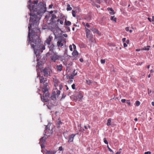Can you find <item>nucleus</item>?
Instances as JSON below:
<instances>
[{
  "mask_svg": "<svg viewBox=\"0 0 154 154\" xmlns=\"http://www.w3.org/2000/svg\"><path fill=\"white\" fill-rule=\"evenodd\" d=\"M32 26H28L29 33L28 34V45L30 44L31 48L34 49L35 53L36 54V47H37L39 48L40 51L41 52H43V50H45V49L44 45H40V40L38 35L35 34V32L34 30H32V32H30V28Z\"/></svg>",
  "mask_w": 154,
  "mask_h": 154,
  "instance_id": "f257e3e1",
  "label": "nucleus"
},
{
  "mask_svg": "<svg viewBox=\"0 0 154 154\" xmlns=\"http://www.w3.org/2000/svg\"><path fill=\"white\" fill-rule=\"evenodd\" d=\"M38 0H34L33 3H30V5L28 6V8L29 9L31 13L29 14V15L30 16V26H34V25H36L37 23V22L39 20V19L38 17L37 16L35 13H32V8L33 7L36 8L37 7V5L38 3Z\"/></svg>",
  "mask_w": 154,
  "mask_h": 154,
  "instance_id": "f03ea898",
  "label": "nucleus"
},
{
  "mask_svg": "<svg viewBox=\"0 0 154 154\" xmlns=\"http://www.w3.org/2000/svg\"><path fill=\"white\" fill-rule=\"evenodd\" d=\"M32 8L33 10L32 13L36 12V14L35 13L37 16V14L41 15L43 14L47 10L45 3L42 2H40L36 8L34 7Z\"/></svg>",
  "mask_w": 154,
  "mask_h": 154,
  "instance_id": "7ed1b4c3",
  "label": "nucleus"
},
{
  "mask_svg": "<svg viewBox=\"0 0 154 154\" xmlns=\"http://www.w3.org/2000/svg\"><path fill=\"white\" fill-rule=\"evenodd\" d=\"M61 55H58L57 52L53 53L51 54L50 56V58L51 61L54 62H56L57 60H59L60 59Z\"/></svg>",
  "mask_w": 154,
  "mask_h": 154,
  "instance_id": "20e7f679",
  "label": "nucleus"
},
{
  "mask_svg": "<svg viewBox=\"0 0 154 154\" xmlns=\"http://www.w3.org/2000/svg\"><path fill=\"white\" fill-rule=\"evenodd\" d=\"M42 72L43 73L44 76L47 77L50 75L52 73V70L50 68L46 67L42 71Z\"/></svg>",
  "mask_w": 154,
  "mask_h": 154,
  "instance_id": "39448f33",
  "label": "nucleus"
},
{
  "mask_svg": "<svg viewBox=\"0 0 154 154\" xmlns=\"http://www.w3.org/2000/svg\"><path fill=\"white\" fill-rule=\"evenodd\" d=\"M69 57L66 54H64L63 56H61V57L60 60L61 61L63 62V64L65 65H66L67 64V62L69 59Z\"/></svg>",
  "mask_w": 154,
  "mask_h": 154,
  "instance_id": "423d86ee",
  "label": "nucleus"
},
{
  "mask_svg": "<svg viewBox=\"0 0 154 154\" xmlns=\"http://www.w3.org/2000/svg\"><path fill=\"white\" fill-rule=\"evenodd\" d=\"M40 95L41 96V98L42 101L45 102H47L48 98L50 96V94L48 92V91L45 93H43V96H42L41 94H40Z\"/></svg>",
  "mask_w": 154,
  "mask_h": 154,
  "instance_id": "0eeeda50",
  "label": "nucleus"
},
{
  "mask_svg": "<svg viewBox=\"0 0 154 154\" xmlns=\"http://www.w3.org/2000/svg\"><path fill=\"white\" fill-rule=\"evenodd\" d=\"M86 37L89 39L91 38L92 37V35L91 33V31L86 27L85 28Z\"/></svg>",
  "mask_w": 154,
  "mask_h": 154,
  "instance_id": "6e6552de",
  "label": "nucleus"
},
{
  "mask_svg": "<svg viewBox=\"0 0 154 154\" xmlns=\"http://www.w3.org/2000/svg\"><path fill=\"white\" fill-rule=\"evenodd\" d=\"M83 97V94L81 92H79L77 95V99L79 101H81Z\"/></svg>",
  "mask_w": 154,
  "mask_h": 154,
  "instance_id": "1a4fd4ad",
  "label": "nucleus"
},
{
  "mask_svg": "<svg viewBox=\"0 0 154 154\" xmlns=\"http://www.w3.org/2000/svg\"><path fill=\"white\" fill-rule=\"evenodd\" d=\"M44 84V86L42 88V91L44 93H45L47 92L48 91V88H47L48 86V83H45Z\"/></svg>",
  "mask_w": 154,
  "mask_h": 154,
  "instance_id": "9d476101",
  "label": "nucleus"
},
{
  "mask_svg": "<svg viewBox=\"0 0 154 154\" xmlns=\"http://www.w3.org/2000/svg\"><path fill=\"white\" fill-rule=\"evenodd\" d=\"M52 39L53 37L51 35H49L48 37L45 40V43H46L48 45H50Z\"/></svg>",
  "mask_w": 154,
  "mask_h": 154,
  "instance_id": "9b49d317",
  "label": "nucleus"
},
{
  "mask_svg": "<svg viewBox=\"0 0 154 154\" xmlns=\"http://www.w3.org/2000/svg\"><path fill=\"white\" fill-rule=\"evenodd\" d=\"M76 134H72L69 136L68 142L70 143L73 141L74 137L75 136Z\"/></svg>",
  "mask_w": 154,
  "mask_h": 154,
  "instance_id": "f8f14e48",
  "label": "nucleus"
},
{
  "mask_svg": "<svg viewBox=\"0 0 154 154\" xmlns=\"http://www.w3.org/2000/svg\"><path fill=\"white\" fill-rule=\"evenodd\" d=\"M63 41L62 40H60L57 42V45L58 47H61L63 46V43H62Z\"/></svg>",
  "mask_w": 154,
  "mask_h": 154,
  "instance_id": "ddd939ff",
  "label": "nucleus"
},
{
  "mask_svg": "<svg viewBox=\"0 0 154 154\" xmlns=\"http://www.w3.org/2000/svg\"><path fill=\"white\" fill-rule=\"evenodd\" d=\"M57 69V71H61L62 70L63 68V66L61 65H55Z\"/></svg>",
  "mask_w": 154,
  "mask_h": 154,
  "instance_id": "4468645a",
  "label": "nucleus"
},
{
  "mask_svg": "<svg viewBox=\"0 0 154 154\" xmlns=\"http://www.w3.org/2000/svg\"><path fill=\"white\" fill-rule=\"evenodd\" d=\"M40 82V83L44 84L45 81H46V79L43 76H40L39 77Z\"/></svg>",
  "mask_w": 154,
  "mask_h": 154,
  "instance_id": "2eb2a0df",
  "label": "nucleus"
},
{
  "mask_svg": "<svg viewBox=\"0 0 154 154\" xmlns=\"http://www.w3.org/2000/svg\"><path fill=\"white\" fill-rule=\"evenodd\" d=\"M46 129L45 130V134L47 136H49L50 135H49L48 134H51L52 131L51 130H50V129H48L47 128V127H46Z\"/></svg>",
  "mask_w": 154,
  "mask_h": 154,
  "instance_id": "dca6fc26",
  "label": "nucleus"
},
{
  "mask_svg": "<svg viewBox=\"0 0 154 154\" xmlns=\"http://www.w3.org/2000/svg\"><path fill=\"white\" fill-rule=\"evenodd\" d=\"M91 30L94 32L99 34V32L97 29L92 27Z\"/></svg>",
  "mask_w": 154,
  "mask_h": 154,
  "instance_id": "f3484780",
  "label": "nucleus"
},
{
  "mask_svg": "<svg viewBox=\"0 0 154 154\" xmlns=\"http://www.w3.org/2000/svg\"><path fill=\"white\" fill-rule=\"evenodd\" d=\"M54 45L53 44H51L49 47V51H53L54 49Z\"/></svg>",
  "mask_w": 154,
  "mask_h": 154,
  "instance_id": "a211bd4d",
  "label": "nucleus"
},
{
  "mask_svg": "<svg viewBox=\"0 0 154 154\" xmlns=\"http://www.w3.org/2000/svg\"><path fill=\"white\" fill-rule=\"evenodd\" d=\"M71 22L69 21H67L66 19H65V24L66 26H70L71 25Z\"/></svg>",
  "mask_w": 154,
  "mask_h": 154,
  "instance_id": "6ab92c4d",
  "label": "nucleus"
},
{
  "mask_svg": "<svg viewBox=\"0 0 154 154\" xmlns=\"http://www.w3.org/2000/svg\"><path fill=\"white\" fill-rule=\"evenodd\" d=\"M150 46H146L144 47V48L141 49V50H146L149 51V48Z\"/></svg>",
  "mask_w": 154,
  "mask_h": 154,
  "instance_id": "aec40b11",
  "label": "nucleus"
},
{
  "mask_svg": "<svg viewBox=\"0 0 154 154\" xmlns=\"http://www.w3.org/2000/svg\"><path fill=\"white\" fill-rule=\"evenodd\" d=\"M45 141V139L44 137H43L40 139V143L41 144V145H42L44 143Z\"/></svg>",
  "mask_w": 154,
  "mask_h": 154,
  "instance_id": "412c9836",
  "label": "nucleus"
},
{
  "mask_svg": "<svg viewBox=\"0 0 154 154\" xmlns=\"http://www.w3.org/2000/svg\"><path fill=\"white\" fill-rule=\"evenodd\" d=\"M72 54L73 56H76L78 55V53L76 51L74 50L72 52Z\"/></svg>",
  "mask_w": 154,
  "mask_h": 154,
  "instance_id": "4be33fe9",
  "label": "nucleus"
},
{
  "mask_svg": "<svg viewBox=\"0 0 154 154\" xmlns=\"http://www.w3.org/2000/svg\"><path fill=\"white\" fill-rule=\"evenodd\" d=\"M112 119L111 118H109L107 121V122L106 123V125L107 126H109L111 125V122Z\"/></svg>",
  "mask_w": 154,
  "mask_h": 154,
  "instance_id": "5701e85b",
  "label": "nucleus"
},
{
  "mask_svg": "<svg viewBox=\"0 0 154 154\" xmlns=\"http://www.w3.org/2000/svg\"><path fill=\"white\" fill-rule=\"evenodd\" d=\"M63 124V123L61 122L60 120H59L57 122V128H60L59 125H62Z\"/></svg>",
  "mask_w": 154,
  "mask_h": 154,
  "instance_id": "b1692460",
  "label": "nucleus"
},
{
  "mask_svg": "<svg viewBox=\"0 0 154 154\" xmlns=\"http://www.w3.org/2000/svg\"><path fill=\"white\" fill-rule=\"evenodd\" d=\"M72 9V8L70 7V5L69 4L67 5V8H66V10L67 11H70Z\"/></svg>",
  "mask_w": 154,
  "mask_h": 154,
  "instance_id": "393cba45",
  "label": "nucleus"
},
{
  "mask_svg": "<svg viewBox=\"0 0 154 154\" xmlns=\"http://www.w3.org/2000/svg\"><path fill=\"white\" fill-rule=\"evenodd\" d=\"M110 19L111 20H113L115 22H116V17H115L114 16H111Z\"/></svg>",
  "mask_w": 154,
  "mask_h": 154,
  "instance_id": "a878e982",
  "label": "nucleus"
},
{
  "mask_svg": "<svg viewBox=\"0 0 154 154\" xmlns=\"http://www.w3.org/2000/svg\"><path fill=\"white\" fill-rule=\"evenodd\" d=\"M57 18V16L55 14H53L52 15V17L51 18V20H53L55 18Z\"/></svg>",
  "mask_w": 154,
  "mask_h": 154,
  "instance_id": "bb28decb",
  "label": "nucleus"
},
{
  "mask_svg": "<svg viewBox=\"0 0 154 154\" xmlns=\"http://www.w3.org/2000/svg\"><path fill=\"white\" fill-rule=\"evenodd\" d=\"M77 73H75V74L73 75V74H72L69 77V78L70 79H73L74 77L77 75Z\"/></svg>",
  "mask_w": 154,
  "mask_h": 154,
  "instance_id": "cd10ccee",
  "label": "nucleus"
},
{
  "mask_svg": "<svg viewBox=\"0 0 154 154\" xmlns=\"http://www.w3.org/2000/svg\"><path fill=\"white\" fill-rule=\"evenodd\" d=\"M86 83L90 85H91V81L90 80H86Z\"/></svg>",
  "mask_w": 154,
  "mask_h": 154,
  "instance_id": "c85d7f7f",
  "label": "nucleus"
},
{
  "mask_svg": "<svg viewBox=\"0 0 154 154\" xmlns=\"http://www.w3.org/2000/svg\"><path fill=\"white\" fill-rule=\"evenodd\" d=\"M136 105L137 106H139L140 104V102L139 101H137L136 102Z\"/></svg>",
  "mask_w": 154,
  "mask_h": 154,
  "instance_id": "c756f323",
  "label": "nucleus"
},
{
  "mask_svg": "<svg viewBox=\"0 0 154 154\" xmlns=\"http://www.w3.org/2000/svg\"><path fill=\"white\" fill-rule=\"evenodd\" d=\"M92 5L94 6L97 7V8H99L100 7V5H96L94 3H93L92 4Z\"/></svg>",
  "mask_w": 154,
  "mask_h": 154,
  "instance_id": "7c9ffc66",
  "label": "nucleus"
},
{
  "mask_svg": "<svg viewBox=\"0 0 154 154\" xmlns=\"http://www.w3.org/2000/svg\"><path fill=\"white\" fill-rule=\"evenodd\" d=\"M103 140H104V143L105 144H107V145L108 144V141H107V140H106V138H104L103 139Z\"/></svg>",
  "mask_w": 154,
  "mask_h": 154,
  "instance_id": "2f4dec72",
  "label": "nucleus"
},
{
  "mask_svg": "<svg viewBox=\"0 0 154 154\" xmlns=\"http://www.w3.org/2000/svg\"><path fill=\"white\" fill-rule=\"evenodd\" d=\"M72 15L73 16V17H75V14H76V13H75V11H74V10H72Z\"/></svg>",
  "mask_w": 154,
  "mask_h": 154,
  "instance_id": "473e14b6",
  "label": "nucleus"
},
{
  "mask_svg": "<svg viewBox=\"0 0 154 154\" xmlns=\"http://www.w3.org/2000/svg\"><path fill=\"white\" fill-rule=\"evenodd\" d=\"M57 95V96L58 97L59 95L60 94V91L57 90L56 91Z\"/></svg>",
  "mask_w": 154,
  "mask_h": 154,
  "instance_id": "72a5a7b5",
  "label": "nucleus"
},
{
  "mask_svg": "<svg viewBox=\"0 0 154 154\" xmlns=\"http://www.w3.org/2000/svg\"><path fill=\"white\" fill-rule=\"evenodd\" d=\"M90 26L89 24L88 23H86V25H85V27L87 28H89Z\"/></svg>",
  "mask_w": 154,
  "mask_h": 154,
  "instance_id": "f704fd0d",
  "label": "nucleus"
},
{
  "mask_svg": "<svg viewBox=\"0 0 154 154\" xmlns=\"http://www.w3.org/2000/svg\"><path fill=\"white\" fill-rule=\"evenodd\" d=\"M100 62L102 64H103L105 62V59H102L101 60Z\"/></svg>",
  "mask_w": 154,
  "mask_h": 154,
  "instance_id": "c9c22d12",
  "label": "nucleus"
},
{
  "mask_svg": "<svg viewBox=\"0 0 154 154\" xmlns=\"http://www.w3.org/2000/svg\"><path fill=\"white\" fill-rule=\"evenodd\" d=\"M56 151H50V154H55L56 153Z\"/></svg>",
  "mask_w": 154,
  "mask_h": 154,
  "instance_id": "e433bc0d",
  "label": "nucleus"
},
{
  "mask_svg": "<svg viewBox=\"0 0 154 154\" xmlns=\"http://www.w3.org/2000/svg\"><path fill=\"white\" fill-rule=\"evenodd\" d=\"M107 147L108 148V149L110 152H113V151L109 147L108 145L107 146Z\"/></svg>",
  "mask_w": 154,
  "mask_h": 154,
  "instance_id": "4c0bfd02",
  "label": "nucleus"
},
{
  "mask_svg": "<svg viewBox=\"0 0 154 154\" xmlns=\"http://www.w3.org/2000/svg\"><path fill=\"white\" fill-rule=\"evenodd\" d=\"M75 84H73L72 85V89H75Z\"/></svg>",
  "mask_w": 154,
  "mask_h": 154,
  "instance_id": "58836bf2",
  "label": "nucleus"
},
{
  "mask_svg": "<svg viewBox=\"0 0 154 154\" xmlns=\"http://www.w3.org/2000/svg\"><path fill=\"white\" fill-rule=\"evenodd\" d=\"M107 9L108 10H110L112 12H113L114 11L113 9L111 8H108Z\"/></svg>",
  "mask_w": 154,
  "mask_h": 154,
  "instance_id": "ea45409f",
  "label": "nucleus"
},
{
  "mask_svg": "<svg viewBox=\"0 0 154 154\" xmlns=\"http://www.w3.org/2000/svg\"><path fill=\"white\" fill-rule=\"evenodd\" d=\"M69 47L70 50L71 51H72L73 50H72V45H70L69 46Z\"/></svg>",
  "mask_w": 154,
  "mask_h": 154,
  "instance_id": "a19ab883",
  "label": "nucleus"
},
{
  "mask_svg": "<svg viewBox=\"0 0 154 154\" xmlns=\"http://www.w3.org/2000/svg\"><path fill=\"white\" fill-rule=\"evenodd\" d=\"M64 17H65V16H64V15L63 14H60V18L61 19H63Z\"/></svg>",
  "mask_w": 154,
  "mask_h": 154,
  "instance_id": "79ce46f5",
  "label": "nucleus"
},
{
  "mask_svg": "<svg viewBox=\"0 0 154 154\" xmlns=\"http://www.w3.org/2000/svg\"><path fill=\"white\" fill-rule=\"evenodd\" d=\"M63 150V148L62 146H60L59 147V150L60 151H62Z\"/></svg>",
  "mask_w": 154,
  "mask_h": 154,
  "instance_id": "37998d69",
  "label": "nucleus"
},
{
  "mask_svg": "<svg viewBox=\"0 0 154 154\" xmlns=\"http://www.w3.org/2000/svg\"><path fill=\"white\" fill-rule=\"evenodd\" d=\"M153 22L152 23V24L154 25V16H153L152 17V21Z\"/></svg>",
  "mask_w": 154,
  "mask_h": 154,
  "instance_id": "c03bdc74",
  "label": "nucleus"
},
{
  "mask_svg": "<svg viewBox=\"0 0 154 154\" xmlns=\"http://www.w3.org/2000/svg\"><path fill=\"white\" fill-rule=\"evenodd\" d=\"M151 152L150 151H148L144 152V154H151Z\"/></svg>",
  "mask_w": 154,
  "mask_h": 154,
  "instance_id": "a18cd8bd",
  "label": "nucleus"
},
{
  "mask_svg": "<svg viewBox=\"0 0 154 154\" xmlns=\"http://www.w3.org/2000/svg\"><path fill=\"white\" fill-rule=\"evenodd\" d=\"M152 92V90H149V89H148V94H150Z\"/></svg>",
  "mask_w": 154,
  "mask_h": 154,
  "instance_id": "49530a36",
  "label": "nucleus"
},
{
  "mask_svg": "<svg viewBox=\"0 0 154 154\" xmlns=\"http://www.w3.org/2000/svg\"><path fill=\"white\" fill-rule=\"evenodd\" d=\"M125 30L127 31H129V30H129V27H126L125 28Z\"/></svg>",
  "mask_w": 154,
  "mask_h": 154,
  "instance_id": "de8ad7c7",
  "label": "nucleus"
},
{
  "mask_svg": "<svg viewBox=\"0 0 154 154\" xmlns=\"http://www.w3.org/2000/svg\"><path fill=\"white\" fill-rule=\"evenodd\" d=\"M121 101L122 103H124L125 102L126 100L125 99H122L121 100Z\"/></svg>",
  "mask_w": 154,
  "mask_h": 154,
  "instance_id": "09e8293b",
  "label": "nucleus"
},
{
  "mask_svg": "<svg viewBox=\"0 0 154 154\" xmlns=\"http://www.w3.org/2000/svg\"><path fill=\"white\" fill-rule=\"evenodd\" d=\"M72 45L73 46V48L74 49H76V46L75 45L73 44H72Z\"/></svg>",
  "mask_w": 154,
  "mask_h": 154,
  "instance_id": "8fccbe9b",
  "label": "nucleus"
},
{
  "mask_svg": "<svg viewBox=\"0 0 154 154\" xmlns=\"http://www.w3.org/2000/svg\"><path fill=\"white\" fill-rule=\"evenodd\" d=\"M46 154H50V151H47L46 152Z\"/></svg>",
  "mask_w": 154,
  "mask_h": 154,
  "instance_id": "3c124183",
  "label": "nucleus"
},
{
  "mask_svg": "<svg viewBox=\"0 0 154 154\" xmlns=\"http://www.w3.org/2000/svg\"><path fill=\"white\" fill-rule=\"evenodd\" d=\"M123 46L124 47H126L127 46V45L126 43H124V44H123Z\"/></svg>",
  "mask_w": 154,
  "mask_h": 154,
  "instance_id": "603ef678",
  "label": "nucleus"
},
{
  "mask_svg": "<svg viewBox=\"0 0 154 154\" xmlns=\"http://www.w3.org/2000/svg\"><path fill=\"white\" fill-rule=\"evenodd\" d=\"M53 6V5H50L49 6V8H52V7Z\"/></svg>",
  "mask_w": 154,
  "mask_h": 154,
  "instance_id": "864d4df0",
  "label": "nucleus"
},
{
  "mask_svg": "<svg viewBox=\"0 0 154 154\" xmlns=\"http://www.w3.org/2000/svg\"><path fill=\"white\" fill-rule=\"evenodd\" d=\"M126 38H123L122 39V41L123 42H124L125 41Z\"/></svg>",
  "mask_w": 154,
  "mask_h": 154,
  "instance_id": "5fc2aeb1",
  "label": "nucleus"
},
{
  "mask_svg": "<svg viewBox=\"0 0 154 154\" xmlns=\"http://www.w3.org/2000/svg\"><path fill=\"white\" fill-rule=\"evenodd\" d=\"M100 1L101 0H96V2L98 3H100Z\"/></svg>",
  "mask_w": 154,
  "mask_h": 154,
  "instance_id": "6e6d98bb",
  "label": "nucleus"
},
{
  "mask_svg": "<svg viewBox=\"0 0 154 154\" xmlns=\"http://www.w3.org/2000/svg\"><path fill=\"white\" fill-rule=\"evenodd\" d=\"M121 153V151H118L116 152V154H120Z\"/></svg>",
  "mask_w": 154,
  "mask_h": 154,
  "instance_id": "4d7b16f0",
  "label": "nucleus"
},
{
  "mask_svg": "<svg viewBox=\"0 0 154 154\" xmlns=\"http://www.w3.org/2000/svg\"><path fill=\"white\" fill-rule=\"evenodd\" d=\"M129 39H128L126 40V43H127V44H128L129 43Z\"/></svg>",
  "mask_w": 154,
  "mask_h": 154,
  "instance_id": "13d9d810",
  "label": "nucleus"
},
{
  "mask_svg": "<svg viewBox=\"0 0 154 154\" xmlns=\"http://www.w3.org/2000/svg\"><path fill=\"white\" fill-rule=\"evenodd\" d=\"M127 103L128 104L129 106H130L131 105V103L129 102H127Z\"/></svg>",
  "mask_w": 154,
  "mask_h": 154,
  "instance_id": "bf43d9fd",
  "label": "nucleus"
},
{
  "mask_svg": "<svg viewBox=\"0 0 154 154\" xmlns=\"http://www.w3.org/2000/svg\"><path fill=\"white\" fill-rule=\"evenodd\" d=\"M60 24H63V21L60 20Z\"/></svg>",
  "mask_w": 154,
  "mask_h": 154,
  "instance_id": "052dcab7",
  "label": "nucleus"
},
{
  "mask_svg": "<svg viewBox=\"0 0 154 154\" xmlns=\"http://www.w3.org/2000/svg\"><path fill=\"white\" fill-rule=\"evenodd\" d=\"M148 19L150 22H151L152 21L150 18L149 17H148Z\"/></svg>",
  "mask_w": 154,
  "mask_h": 154,
  "instance_id": "680f3d73",
  "label": "nucleus"
},
{
  "mask_svg": "<svg viewBox=\"0 0 154 154\" xmlns=\"http://www.w3.org/2000/svg\"><path fill=\"white\" fill-rule=\"evenodd\" d=\"M82 24L84 25V26H85V25H86V24L84 22H83L82 23Z\"/></svg>",
  "mask_w": 154,
  "mask_h": 154,
  "instance_id": "e2e57ef3",
  "label": "nucleus"
},
{
  "mask_svg": "<svg viewBox=\"0 0 154 154\" xmlns=\"http://www.w3.org/2000/svg\"><path fill=\"white\" fill-rule=\"evenodd\" d=\"M134 120L135 121H137L138 120V119H137V118H135L134 119Z\"/></svg>",
  "mask_w": 154,
  "mask_h": 154,
  "instance_id": "0e129e2a",
  "label": "nucleus"
},
{
  "mask_svg": "<svg viewBox=\"0 0 154 154\" xmlns=\"http://www.w3.org/2000/svg\"><path fill=\"white\" fill-rule=\"evenodd\" d=\"M110 14H112H112H113L114 13L113 12H112L111 11V12H110Z\"/></svg>",
  "mask_w": 154,
  "mask_h": 154,
  "instance_id": "69168bd1",
  "label": "nucleus"
},
{
  "mask_svg": "<svg viewBox=\"0 0 154 154\" xmlns=\"http://www.w3.org/2000/svg\"><path fill=\"white\" fill-rule=\"evenodd\" d=\"M80 61L81 62H82L83 61V59L82 58L81 59H80Z\"/></svg>",
  "mask_w": 154,
  "mask_h": 154,
  "instance_id": "338daca9",
  "label": "nucleus"
},
{
  "mask_svg": "<svg viewBox=\"0 0 154 154\" xmlns=\"http://www.w3.org/2000/svg\"><path fill=\"white\" fill-rule=\"evenodd\" d=\"M152 105L153 106H154V102H152L151 103Z\"/></svg>",
  "mask_w": 154,
  "mask_h": 154,
  "instance_id": "774afa93",
  "label": "nucleus"
}]
</instances>
